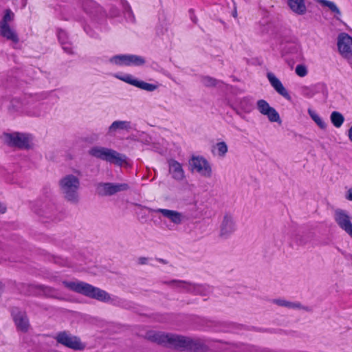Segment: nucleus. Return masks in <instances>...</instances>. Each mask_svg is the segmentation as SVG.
<instances>
[{
    "instance_id": "obj_1",
    "label": "nucleus",
    "mask_w": 352,
    "mask_h": 352,
    "mask_svg": "<svg viewBox=\"0 0 352 352\" xmlns=\"http://www.w3.org/2000/svg\"><path fill=\"white\" fill-rule=\"evenodd\" d=\"M146 338L153 342L181 351H199L205 348L200 339H193L184 336L151 331Z\"/></svg>"
},
{
    "instance_id": "obj_2",
    "label": "nucleus",
    "mask_w": 352,
    "mask_h": 352,
    "mask_svg": "<svg viewBox=\"0 0 352 352\" xmlns=\"http://www.w3.org/2000/svg\"><path fill=\"white\" fill-rule=\"evenodd\" d=\"M63 284L73 292L99 301L107 302L111 299L109 294L107 292L85 282L63 281Z\"/></svg>"
},
{
    "instance_id": "obj_3",
    "label": "nucleus",
    "mask_w": 352,
    "mask_h": 352,
    "mask_svg": "<svg viewBox=\"0 0 352 352\" xmlns=\"http://www.w3.org/2000/svg\"><path fill=\"white\" fill-rule=\"evenodd\" d=\"M60 188L65 194V198L72 202H77V190L80 186L79 179L72 175L63 177L60 182Z\"/></svg>"
},
{
    "instance_id": "obj_4",
    "label": "nucleus",
    "mask_w": 352,
    "mask_h": 352,
    "mask_svg": "<svg viewBox=\"0 0 352 352\" xmlns=\"http://www.w3.org/2000/svg\"><path fill=\"white\" fill-rule=\"evenodd\" d=\"M89 153L96 158L118 165H121L125 161V158L122 155L109 148L94 147L89 150Z\"/></svg>"
},
{
    "instance_id": "obj_5",
    "label": "nucleus",
    "mask_w": 352,
    "mask_h": 352,
    "mask_svg": "<svg viewBox=\"0 0 352 352\" xmlns=\"http://www.w3.org/2000/svg\"><path fill=\"white\" fill-rule=\"evenodd\" d=\"M55 339L58 343L74 350H82L85 348L79 338L65 331L58 332Z\"/></svg>"
},
{
    "instance_id": "obj_6",
    "label": "nucleus",
    "mask_w": 352,
    "mask_h": 352,
    "mask_svg": "<svg viewBox=\"0 0 352 352\" xmlns=\"http://www.w3.org/2000/svg\"><path fill=\"white\" fill-rule=\"evenodd\" d=\"M110 61L119 66H142L145 64L144 57L135 54L116 55L111 58Z\"/></svg>"
},
{
    "instance_id": "obj_7",
    "label": "nucleus",
    "mask_w": 352,
    "mask_h": 352,
    "mask_svg": "<svg viewBox=\"0 0 352 352\" xmlns=\"http://www.w3.org/2000/svg\"><path fill=\"white\" fill-rule=\"evenodd\" d=\"M129 189V186L126 183H99L96 188L97 193L100 196H110L118 192L126 191Z\"/></svg>"
},
{
    "instance_id": "obj_8",
    "label": "nucleus",
    "mask_w": 352,
    "mask_h": 352,
    "mask_svg": "<svg viewBox=\"0 0 352 352\" xmlns=\"http://www.w3.org/2000/svg\"><path fill=\"white\" fill-rule=\"evenodd\" d=\"M11 315L18 331L26 333L28 331L30 324L25 311H21L18 307H13Z\"/></svg>"
},
{
    "instance_id": "obj_9",
    "label": "nucleus",
    "mask_w": 352,
    "mask_h": 352,
    "mask_svg": "<svg viewBox=\"0 0 352 352\" xmlns=\"http://www.w3.org/2000/svg\"><path fill=\"white\" fill-rule=\"evenodd\" d=\"M6 142L10 146L19 148H28L30 147V138L28 135L21 133H7L5 135Z\"/></svg>"
},
{
    "instance_id": "obj_10",
    "label": "nucleus",
    "mask_w": 352,
    "mask_h": 352,
    "mask_svg": "<svg viewBox=\"0 0 352 352\" xmlns=\"http://www.w3.org/2000/svg\"><path fill=\"white\" fill-rule=\"evenodd\" d=\"M338 47L342 56L352 58V38L346 34H341L338 37Z\"/></svg>"
},
{
    "instance_id": "obj_11",
    "label": "nucleus",
    "mask_w": 352,
    "mask_h": 352,
    "mask_svg": "<svg viewBox=\"0 0 352 352\" xmlns=\"http://www.w3.org/2000/svg\"><path fill=\"white\" fill-rule=\"evenodd\" d=\"M256 104L258 111L261 114L266 116L270 122H280L278 113L274 107H270L266 100L263 99L258 100Z\"/></svg>"
},
{
    "instance_id": "obj_12",
    "label": "nucleus",
    "mask_w": 352,
    "mask_h": 352,
    "mask_svg": "<svg viewBox=\"0 0 352 352\" xmlns=\"http://www.w3.org/2000/svg\"><path fill=\"white\" fill-rule=\"evenodd\" d=\"M335 221L339 227L344 230L352 238V223L351 217L342 210L335 212Z\"/></svg>"
},
{
    "instance_id": "obj_13",
    "label": "nucleus",
    "mask_w": 352,
    "mask_h": 352,
    "mask_svg": "<svg viewBox=\"0 0 352 352\" xmlns=\"http://www.w3.org/2000/svg\"><path fill=\"white\" fill-rule=\"evenodd\" d=\"M193 169L206 177H210L212 175L211 167L206 160L201 157H193L190 163Z\"/></svg>"
},
{
    "instance_id": "obj_14",
    "label": "nucleus",
    "mask_w": 352,
    "mask_h": 352,
    "mask_svg": "<svg viewBox=\"0 0 352 352\" xmlns=\"http://www.w3.org/2000/svg\"><path fill=\"white\" fill-rule=\"evenodd\" d=\"M115 77L128 84L135 86L146 91H153L157 88V86L153 84L148 83L144 81H140L133 78V76L131 74H115Z\"/></svg>"
},
{
    "instance_id": "obj_15",
    "label": "nucleus",
    "mask_w": 352,
    "mask_h": 352,
    "mask_svg": "<svg viewBox=\"0 0 352 352\" xmlns=\"http://www.w3.org/2000/svg\"><path fill=\"white\" fill-rule=\"evenodd\" d=\"M168 163L169 166L168 171L172 177L177 181L183 180L185 177V174L182 164L173 159L169 160Z\"/></svg>"
},
{
    "instance_id": "obj_16",
    "label": "nucleus",
    "mask_w": 352,
    "mask_h": 352,
    "mask_svg": "<svg viewBox=\"0 0 352 352\" xmlns=\"http://www.w3.org/2000/svg\"><path fill=\"white\" fill-rule=\"evenodd\" d=\"M267 78L274 87V89L283 97L287 100H290L291 96L287 89L284 87L282 82L278 79L273 74L269 73L267 74Z\"/></svg>"
},
{
    "instance_id": "obj_17",
    "label": "nucleus",
    "mask_w": 352,
    "mask_h": 352,
    "mask_svg": "<svg viewBox=\"0 0 352 352\" xmlns=\"http://www.w3.org/2000/svg\"><path fill=\"white\" fill-rule=\"evenodd\" d=\"M156 212L161 213L164 217L168 218L175 224H179L182 221V215L180 212L168 209L159 208Z\"/></svg>"
},
{
    "instance_id": "obj_18",
    "label": "nucleus",
    "mask_w": 352,
    "mask_h": 352,
    "mask_svg": "<svg viewBox=\"0 0 352 352\" xmlns=\"http://www.w3.org/2000/svg\"><path fill=\"white\" fill-rule=\"evenodd\" d=\"M0 35L14 43H17L19 41L17 34L9 24H0Z\"/></svg>"
},
{
    "instance_id": "obj_19",
    "label": "nucleus",
    "mask_w": 352,
    "mask_h": 352,
    "mask_svg": "<svg viewBox=\"0 0 352 352\" xmlns=\"http://www.w3.org/2000/svg\"><path fill=\"white\" fill-rule=\"evenodd\" d=\"M234 230V226L232 217L228 214L225 215L221 225V235L227 236Z\"/></svg>"
},
{
    "instance_id": "obj_20",
    "label": "nucleus",
    "mask_w": 352,
    "mask_h": 352,
    "mask_svg": "<svg viewBox=\"0 0 352 352\" xmlns=\"http://www.w3.org/2000/svg\"><path fill=\"white\" fill-rule=\"evenodd\" d=\"M288 6L296 14L302 15L306 12L305 0H288Z\"/></svg>"
},
{
    "instance_id": "obj_21",
    "label": "nucleus",
    "mask_w": 352,
    "mask_h": 352,
    "mask_svg": "<svg viewBox=\"0 0 352 352\" xmlns=\"http://www.w3.org/2000/svg\"><path fill=\"white\" fill-rule=\"evenodd\" d=\"M131 129V123L128 121H114L109 127V132H113L117 130H126Z\"/></svg>"
},
{
    "instance_id": "obj_22",
    "label": "nucleus",
    "mask_w": 352,
    "mask_h": 352,
    "mask_svg": "<svg viewBox=\"0 0 352 352\" xmlns=\"http://www.w3.org/2000/svg\"><path fill=\"white\" fill-rule=\"evenodd\" d=\"M330 118L332 124L336 128H340L344 121V116L338 111H333Z\"/></svg>"
},
{
    "instance_id": "obj_23",
    "label": "nucleus",
    "mask_w": 352,
    "mask_h": 352,
    "mask_svg": "<svg viewBox=\"0 0 352 352\" xmlns=\"http://www.w3.org/2000/svg\"><path fill=\"white\" fill-rule=\"evenodd\" d=\"M308 113L312 120L318 124L320 129H324L326 128L327 124L319 116L318 113L311 109H309Z\"/></svg>"
},
{
    "instance_id": "obj_24",
    "label": "nucleus",
    "mask_w": 352,
    "mask_h": 352,
    "mask_svg": "<svg viewBox=\"0 0 352 352\" xmlns=\"http://www.w3.org/2000/svg\"><path fill=\"white\" fill-rule=\"evenodd\" d=\"M320 3L322 6L328 7L333 12L340 14V10L333 1L328 0H321Z\"/></svg>"
},
{
    "instance_id": "obj_25",
    "label": "nucleus",
    "mask_w": 352,
    "mask_h": 352,
    "mask_svg": "<svg viewBox=\"0 0 352 352\" xmlns=\"http://www.w3.org/2000/svg\"><path fill=\"white\" fill-rule=\"evenodd\" d=\"M201 81L206 87H215L217 85V80L210 76H204Z\"/></svg>"
},
{
    "instance_id": "obj_26",
    "label": "nucleus",
    "mask_w": 352,
    "mask_h": 352,
    "mask_svg": "<svg viewBox=\"0 0 352 352\" xmlns=\"http://www.w3.org/2000/svg\"><path fill=\"white\" fill-rule=\"evenodd\" d=\"M13 18V12L10 9H7L5 11V14L2 20L0 21V24H8V22L12 21Z\"/></svg>"
},
{
    "instance_id": "obj_27",
    "label": "nucleus",
    "mask_w": 352,
    "mask_h": 352,
    "mask_svg": "<svg viewBox=\"0 0 352 352\" xmlns=\"http://www.w3.org/2000/svg\"><path fill=\"white\" fill-rule=\"evenodd\" d=\"M216 148L217 149L218 154L220 156H224L228 152V146L224 142L217 143Z\"/></svg>"
},
{
    "instance_id": "obj_28",
    "label": "nucleus",
    "mask_w": 352,
    "mask_h": 352,
    "mask_svg": "<svg viewBox=\"0 0 352 352\" xmlns=\"http://www.w3.org/2000/svg\"><path fill=\"white\" fill-rule=\"evenodd\" d=\"M64 34H65L64 32H59L58 38H59L60 41H61V35ZM60 42L63 45V49L65 52H67V54H72L74 53L72 47L71 46L70 44L65 43L63 41H60Z\"/></svg>"
},
{
    "instance_id": "obj_29",
    "label": "nucleus",
    "mask_w": 352,
    "mask_h": 352,
    "mask_svg": "<svg viewBox=\"0 0 352 352\" xmlns=\"http://www.w3.org/2000/svg\"><path fill=\"white\" fill-rule=\"evenodd\" d=\"M295 71L296 74L300 77H304L307 74V67L303 65H298Z\"/></svg>"
},
{
    "instance_id": "obj_30",
    "label": "nucleus",
    "mask_w": 352,
    "mask_h": 352,
    "mask_svg": "<svg viewBox=\"0 0 352 352\" xmlns=\"http://www.w3.org/2000/svg\"><path fill=\"white\" fill-rule=\"evenodd\" d=\"M275 302L278 305L285 306L287 307H298L300 305L299 304H294L292 302H287L283 300H276Z\"/></svg>"
},
{
    "instance_id": "obj_31",
    "label": "nucleus",
    "mask_w": 352,
    "mask_h": 352,
    "mask_svg": "<svg viewBox=\"0 0 352 352\" xmlns=\"http://www.w3.org/2000/svg\"><path fill=\"white\" fill-rule=\"evenodd\" d=\"M147 258L145 257L139 258V263L141 265H144L146 263Z\"/></svg>"
},
{
    "instance_id": "obj_32",
    "label": "nucleus",
    "mask_w": 352,
    "mask_h": 352,
    "mask_svg": "<svg viewBox=\"0 0 352 352\" xmlns=\"http://www.w3.org/2000/svg\"><path fill=\"white\" fill-rule=\"evenodd\" d=\"M346 199L348 200L352 201V190L349 191V193H348V195L346 196Z\"/></svg>"
},
{
    "instance_id": "obj_33",
    "label": "nucleus",
    "mask_w": 352,
    "mask_h": 352,
    "mask_svg": "<svg viewBox=\"0 0 352 352\" xmlns=\"http://www.w3.org/2000/svg\"><path fill=\"white\" fill-rule=\"evenodd\" d=\"M170 283H177L178 285H183V284L186 283L184 281H181V280H173Z\"/></svg>"
},
{
    "instance_id": "obj_34",
    "label": "nucleus",
    "mask_w": 352,
    "mask_h": 352,
    "mask_svg": "<svg viewBox=\"0 0 352 352\" xmlns=\"http://www.w3.org/2000/svg\"><path fill=\"white\" fill-rule=\"evenodd\" d=\"M157 261L162 263H164V264H166L167 263V261L162 259V258H157Z\"/></svg>"
},
{
    "instance_id": "obj_35",
    "label": "nucleus",
    "mask_w": 352,
    "mask_h": 352,
    "mask_svg": "<svg viewBox=\"0 0 352 352\" xmlns=\"http://www.w3.org/2000/svg\"><path fill=\"white\" fill-rule=\"evenodd\" d=\"M191 19L192 21L195 23H197V19L195 16V17H191Z\"/></svg>"
},
{
    "instance_id": "obj_36",
    "label": "nucleus",
    "mask_w": 352,
    "mask_h": 352,
    "mask_svg": "<svg viewBox=\"0 0 352 352\" xmlns=\"http://www.w3.org/2000/svg\"><path fill=\"white\" fill-rule=\"evenodd\" d=\"M235 14H236V12H234L233 16H235Z\"/></svg>"
},
{
    "instance_id": "obj_37",
    "label": "nucleus",
    "mask_w": 352,
    "mask_h": 352,
    "mask_svg": "<svg viewBox=\"0 0 352 352\" xmlns=\"http://www.w3.org/2000/svg\"><path fill=\"white\" fill-rule=\"evenodd\" d=\"M235 14H236V12H234L233 16H235Z\"/></svg>"
},
{
    "instance_id": "obj_38",
    "label": "nucleus",
    "mask_w": 352,
    "mask_h": 352,
    "mask_svg": "<svg viewBox=\"0 0 352 352\" xmlns=\"http://www.w3.org/2000/svg\"><path fill=\"white\" fill-rule=\"evenodd\" d=\"M235 14H236V12H234L233 16H235Z\"/></svg>"
}]
</instances>
